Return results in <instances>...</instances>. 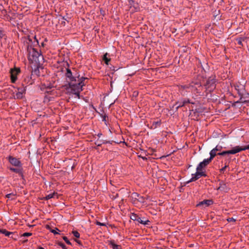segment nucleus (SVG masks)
I'll return each instance as SVG.
<instances>
[{
  "mask_svg": "<svg viewBox=\"0 0 249 249\" xmlns=\"http://www.w3.org/2000/svg\"><path fill=\"white\" fill-rule=\"evenodd\" d=\"M15 195L14 193L8 194L6 197L9 199H13L15 198Z\"/></svg>",
  "mask_w": 249,
  "mask_h": 249,
  "instance_id": "obj_23",
  "label": "nucleus"
},
{
  "mask_svg": "<svg viewBox=\"0 0 249 249\" xmlns=\"http://www.w3.org/2000/svg\"><path fill=\"white\" fill-rule=\"evenodd\" d=\"M206 176L207 175L203 171L196 170V172L195 174H192V178L188 181V183L196 181L201 177Z\"/></svg>",
  "mask_w": 249,
  "mask_h": 249,
  "instance_id": "obj_4",
  "label": "nucleus"
},
{
  "mask_svg": "<svg viewBox=\"0 0 249 249\" xmlns=\"http://www.w3.org/2000/svg\"><path fill=\"white\" fill-rule=\"evenodd\" d=\"M29 52L28 59L33 63L35 62L36 65H40L44 62L43 55L35 49L30 48L28 49Z\"/></svg>",
  "mask_w": 249,
  "mask_h": 249,
  "instance_id": "obj_1",
  "label": "nucleus"
},
{
  "mask_svg": "<svg viewBox=\"0 0 249 249\" xmlns=\"http://www.w3.org/2000/svg\"><path fill=\"white\" fill-rule=\"evenodd\" d=\"M245 150V146H236L233 148H232V149L230 150L229 153L230 154H235L237 153L240 152L242 151Z\"/></svg>",
  "mask_w": 249,
  "mask_h": 249,
  "instance_id": "obj_12",
  "label": "nucleus"
},
{
  "mask_svg": "<svg viewBox=\"0 0 249 249\" xmlns=\"http://www.w3.org/2000/svg\"><path fill=\"white\" fill-rule=\"evenodd\" d=\"M130 218H131V219H132L134 221H137L139 223L142 224L144 225H147L148 224V223L150 222V221L148 220H145V221L142 220L141 217H140L138 215H137L135 213H132L130 216Z\"/></svg>",
  "mask_w": 249,
  "mask_h": 249,
  "instance_id": "obj_5",
  "label": "nucleus"
},
{
  "mask_svg": "<svg viewBox=\"0 0 249 249\" xmlns=\"http://www.w3.org/2000/svg\"><path fill=\"white\" fill-rule=\"evenodd\" d=\"M109 244L111 246L113 249H121L120 246L116 245L113 241H110Z\"/></svg>",
  "mask_w": 249,
  "mask_h": 249,
  "instance_id": "obj_21",
  "label": "nucleus"
},
{
  "mask_svg": "<svg viewBox=\"0 0 249 249\" xmlns=\"http://www.w3.org/2000/svg\"><path fill=\"white\" fill-rule=\"evenodd\" d=\"M96 223V225H97L103 226H106V224L105 223H101V222H98V221H97Z\"/></svg>",
  "mask_w": 249,
  "mask_h": 249,
  "instance_id": "obj_35",
  "label": "nucleus"
},
{
  "mask_svg": "<svg viewBox=\"0 0 249 249\" xmlns=\"http://www.w3.org/2000/svg\"><path fill=\"white\" fill-rule=\"evenodd\" d=\"M195 84V85H197L198 86H201L200 84L199 83H197V82Z\"/></svg>",
  "mask_w": 249,
  "mask_h": 249,
  "instance_id": "obj_44",
  "label": "nucleus"
},
{
  "mask_svg": "<svg viewBox=\"0 0 249 249\" xmlns=\"http://www.w3.org/2000/svg\"><path fill=\"white\" fill-rule=\"evenodd\" d=\"M187 103H192L189 100H185L182 102H176V103L173 106V108H175L176 111L178 110V108L184 106Z\"/></svg>",
  "mask_w": 249,
  "mask_h": 249,
  "instance_id": "obj_10",
  "label": "nucleus"
},
{
  "mask_svg": "<svg viewBox=\"0 0 249 249\" xmlns=\"http://www.w3.org/2000/svg\"><path fill=\"white\" fill-rule=\"evenodd\" d=\"M102 134L101 133H99L98 134L97 136L99 138H100L101 136H102Z\"/></svg>",
  "mask_w": 249,
  "mask_h": 249,
  "instance_id": "obj_43",
  "label": "nucleus"
},
{
  "mask_svg": "<svg viewBox=\"0 0 249 249\" xmlns=\"http://www.w3.org/2000/svg\"><path fill=\"white\" fill-rule=\"evenodd\" d=\"M63 240L66 242V243L68 245H71V243L70 241L68 240V238L66 236L63 237Z\"/></svg>",
  "mask_w": 249,
  "mask_h": 249,
  "instance_id": "obj_31",
  "label": "nucleus"
},
{
  "mask_svg": "<svg viewBox=\"0 0 249 249\" xmlns=\"http://www.w3.org/2000/svg\"><path fill=\"white\" fill-rule=\"evenodd\" d=\"M34 38H35V39L36 40V41L37 44H38V40L36 39V36H35Z\"/></svg>",
  "mask_w": 249,
  "mask_h": 249,
  "instance_id": "obj_41",
  "label": "nucleus"
},
{
  "mask_svg": "<svg viewBox=\"0 0 249 249\" xmlns=\"http://www.w3.org/2000/svg\"><path fill=\"white\" fill-rule=\"evenodd\" d=\"M82 90H77V89H76V91L75 92H73V93L75 95H76V96L78 98H80V92Z\"/></svg>",
  "mask_w": 249,
  "mask_h": 249,
  "instance_id": "obj_29",
  "label": "nucleus"
},
{
  "mask_svg": "<svg viewBox=\"0 0 249 249\" xmlns=\"http://www.w3.org/2000/svg\"><path fill=\"white\" fill-rule=\"evenodd\" d=\"M57 231H60L57 228H55V229H51L50 231L54 234H58L59 233L57 232Z\"/></svg>",
  "mask_w": 249,
  "mask_h": 249,
  "instance_id": "obj_28",
  "label": "nucleus"
},
{
  "mask_svg": "<svg viewBox=\"0 0 249 249\" xmlns=\"http://www.w3.org/2000/svg\"><path fill=\"white\" fill-rule=\"evenodd\" d=\"M39 249H44L42 247H39Z\"/></svg>",
  "mask_w": 249,
  "mask_h": 249,
  "instance_id": "obj_46",
  "label": "nucleus"
},
{
  "mask_svg": "<svg viewBox=\"0 0 249 249\" xmlns=\"http://www.w3.org/2000/svg\"><path fill=\"white\" fill-rule=\"evenodd\" d=\"M18 168H13V167H10L9 168V169L16 173L19 174H22V171H21V168L20 167H18Z\"/></svg>",
  "mask_w": 249,
  "mask_h": 249,
  "instance_id": "obj_16",
  "label": "nucleus"
},
{
  "mask_svg": "<svg viewBox=\"0 0 249 249\" xmlns=\"http://www.w3.org/2000/svg\"><path fill=\"white\" fill-rule=\"evenodd\" d=\"M227 220L229 222H235V219L234 218H233V217H230V218H228Z\"/></svg>",
  "mask_w": 249,
  "mask_h": 249,
  "instance_id": "obj_36",
  "label": "nucleus"
},
{
  "mask_svg": "<svg viewBox=\"0 0 249 249\" xmlns=\"http://www.w3.org/2000/svg\"><path fill=\"white\" fill-rule=\"evenodd\" d=\"M1 33H2V32H1V31L0 30V34H1Z\"/></svg>",
  "mask_w": 249,
  "mask_h": 249,
  "instance_id": "obj_49",
  "label": "nucleus"
},
{
  "mask_svg": "<svg viewBox=\"0 0 249 249\" xmlns=\"http://www.w3.org/2000/svg\"><path fill=\"white\" fill-rule=\"evenodd\" d=\"M106 142H101V141H97L95 142V144L97 145L98 146H100L102 144L105 143Z\"/></svg>",
  "mask_w": 249,
  "mask_h": 249,
  "instance_id": "obj_30",
  "label": "nucleus"
},
{
  "mask_svg": "<svg viewBox=\"0 0 249 249\" xmlns=\"http://www.w3.org/2000/svg\"><path fill=\"white\" fill-rule=\"evenodd\" d=\"M66 76L69 79L70 82H76V78L72 76V72L70 69H67Z\"/></svg>",
  "mask_w": 249,
  "mask_h": 249,
  "instance_id": "obj_13",
  "label": "nucleus"
},
{
  "mask_svg": "<svg viewBox=\"0 0 249 249\" xmlns=\"http://www.w3.org/2000/svg\"><path fill=\"white\" fill-rule=\"evenodd\" d=\"M18 91L16 93V95L14 96L15 98L16 99H22L23 96V94L25 93L26 91V87L18 88Z\"/></svg>",
  "mask_w": 249,
  "mask_h": 249,
  "instance_id": "obj_8",
  "label": "nucleus"
},
{
  "mask_svg": "<svg viewBox=\"0 0 249 249\" xmlns=\"http://www.w3.org/2000/svg\"><path fill=\"white\" fill-rule=\"evenodd\" d=\"M229 152H230L229 150L224 151H223L222 152L218 153L217 154L219 155H220V156H225V155H226L227 154H230Z\"/></svg>",
  "mask_w": 249,
  "mask_h": 249,
  "instance_id": "obj_25",
  "label": "nucleus"
},
{
  "mask_svg": "<svg viewBox=\"0 0 249 249\" xmlns=\"http://www.w3.org/2000/svg\"><path fill=\"white\" fill-rule=\"evenodd\" d=\"M213 203V201L211 199H205L201 202H200L197 205V206L202 207L203 208H205L206 207H208L210 206Z\"/></svg>",
  "mask_w": 249,
  "mask_h": 249,
  "instance_id": "obj_11",
  "label": "nucleus"
},
{
  "mask_svg": "<svg viewBox=\"0 0 249 249\" xmlns=\"http://www.w3.org/2000/svg\"><path fill=\"white\" fill-rule=\"evenodd\" d=\"M20 71L19 68H15L11 70V79L12 83H14L17 79V75L20 72Z\"/></svg>",
  "mask_w": 249,
  "mask_h": 249,
  "instance_id": "obj_6",
  "label": "nucleus"
},
{
  "mask_svg": "<svg viewBox=\"0 0 249 249\" xmlns=\"http://www.w3.org/2000/svg\"><path fill=\"white\" fill-rule=\"evenodd\" d=\"M249 99V93H245V94H243L240 98V100H241L242 102L243 99Z\"/></svg>",
  "mask_w": 249,
  "mask_h": 249,
  "instance_id": "obj_22",
  "label": "nucleus"
},
{
  "mask_svg": "<svg viewBox=\"0 0 249 249\" xmlns=\"http://www.w3.org/2000/svg\"><path fill=\"white\" fill-rule=\"evenodd\" d=\"M41 44H42V46H44V43H42Z\"/></svg>",
  "mask_w": 249,
  "mask_h": 249,
  "instance_id": "obj_50",
  "label": "nucleus"
},
{
  "mask_svg": "<svg viewBox=\"0 0 249 249\" xmlns=\"http://www.w3.org/2000/svg\"><path fill=\"white\" fill-rule=\"evenodd\" d=\"M87 78L84 77H82L80 79V81L78 83H74L75 82H70L69 84L70 88L71 89L72 92H75L76 89L77 90H83V87L85 86L84 83L85 80Z\"/></svg>",
  "mask_w": 249,
  "mask_h": 249,
  "instance_id": "obj_2",
  "label": "nucleus"
},
{
  "mask_svg": "<svg viewBox=\"0 0 249 249\" xmlns=\"http://www.w3.org/2000/svg\"><path fill=\"white\" fill-rule=\"evenodd\" d=\"M143 197H141L140 198L139 201H140V202H142V203H143V202H144V201H143Z\"/></svg>",
  "mask_w": 249,
  "mask_h": 249,
  "instance_id": "obj_38",
  "label": "nucleus"
},
{
  "mask_svg": "<svg viewBox=\"0 0 249 249\" xmlns=\"http://www.w3.org/2000/svg\"><path fill=\"white\" fill-rule=\"evenodd\" d=\"M142 158L143 160H146V159H146V158H145V157H142Z\"/></svg>",
  "mask_w": 249,
  "mask_h": 249,
  "instance_id": "obj_47",
  "label": "nucleus"
},
{
  "mask_svg": "<svg viewBox=\"0 0 249 249\" xmlns=\"http://www.w3.org/2000/svg\"><path fill=\"white\" fill-rule=\"evenodd\" d=\"M0 232L8 237H10V235L13 234V232L8 231L5 229H0Z\"/></svg>",
  "mask_w": 249,
  "mask_h": 249,
  "instance_id": "obj_19",
  "label": "nucleus"
},
{
  "mask_svg": "<svg viewBox=\"0 0 249 249\" xmlns=\"http://www.w3.org/2000/svg\"><path fill=\"white\" fill-rule=\"evenodd\" d=\"M245 150L247 149H249V144L248 145L245 146Z\"/></svg>",
  "mask_w": 249,
  "mask_h": 249,
  "instance_id": "obj_39",
  "label": "nucleus"
},
{
  "mask_svg": "<svg viewBox=\"0 0 249 249\" xmlns=\"http://www.w3.org/2000/svg\"><path fill=\"white\" fill-rule=\"evenodd\" d=\"M53 87V86L51 83L43 84L41 85V89L46 90V92L49 93L50 91H48V89H51Z\"/></svg>",
  "mask_w": 249,
  "mask_h": 249,
  "instance_id": "obj_14",
  "label": "nucleus"
},
{
  "mask_svg": "<svg viewBox=\"0 0 249 249\" xmlns=\"http://www.w3.org/2000/svg\"><path fill=\"white\" fill-rule=\"evenodd\" d=\"M210 157L209 159H207L210 162L212 161L213 158L216 156V152L213 149L210 152Z\"/></svg>",
  "mask_w": 249,
  "mask_h": 249,
  "instance_id": "obj_18",
  "label": "nucleus"
},
{
  "mask_svg": "<svg viewBox=\"0 0 249 249\" xmlns=\"http://www.w3.org/2000/svg\"><path fill=\"white\" fill-rule=\"evenodd\" d=\"M55 195V193H53V194H49L48 195L46 196V197H45V199L46 200H48V199H50L53 197H54V196Z\"/></svg>",
  "mask_w": 249,
  "mask_h": 249,
  "instance_id": "obj_24",
  "label": "nucleus"
},
{
  "mask_svg": "<svg viewBox=\"0 0 249 249\" xmlns=\"http://www.w3.org/2000/svg\"><path fill=\"white\" fill-rule=\"evenodd\" d=\"M161 124L160 121H154L152 122L151 128L152 129H155L158 127L160 126Z\"/></svg>",
  "mask_w": 249,
  "mask_h": 249,
  "instance_id": "obj_17",
  "label": "nucleus"
},
{
  "mask_svg": "<svg viewBox=\"0 0 249 249\" xmlns=\"http://www.w3.org/2000/svg\"><path fill=\"white\" fill-rule=\"evenodd\" d=\"M58 245L60 247H61L63 249H68L67 247L65 246V245L61 242H58Z\"/></svg>",
  "mask_w": 249,
  "mask_h": 249,
  "instance_id": "obj_27",
  "label": "nucleus"
},
{
  "mask_svg": "<svg viewBox=\"0 0 249 249\" xmlns=\"http://www.w3.org/2000/svg\"><path fill=\"white\" fill-rule=\"evenodd\" d=\"M242 103H249V100H244V101H242Z\"/></svg>",
  "mask_w": 249,
  "mask_h": 249,
  "instance_id": "obj_42",
  "label": "nucleus"
},
{
  "mask_svg": "<svg viewBox=\"0 0 249 249\" xmlns=\"http://www.w3.org/2000/svg\"><path fill=\"white\" fill-rule=\"evenodd\" d=\"M78 244H81V242L80 240H75Z\"/></svg>",
  "mask_w": 249,
  "mask_h": 249,
  "instance_id": "obj_40",
  "label": "nucleus"
},
{
  "mask_svg": "<svg viewBox=\"0 0 249 249\" xmlns=\"http://www.w3.org/2000/svg\"><path fill=\"white\" fill-rule=\"evenodd\" d=\"M72 234H73V235L76 237V238H79L80 237V234L79 233L76 231H72Z\"/></svg>",
  "mask_w": 249,
  "mask_h": 249,
  "instance_id": "obj_26",
  "label": "nucleus"
},
{
  "mask_svg": "<svg viewBox=\"0 0 249 249\" xmlns=\"http://www.w3.org/2000/svg\"><path fill=\"white\" fill-rule=\"evenodd\" d=\"M221 149H222V146H218V145H217L215 148H213V149L216 152L221 151Z\"/></svg>",
  "mask_w": 249,
  "mask_h": 249,
  "instance_id": "obj_32",
  "label": "nucleus"
},
{
  "mask_svg": "<svg viewBox=\"0 0 249 249\" xmlns=\"http://www.w3.org/2000/svg\"><path fill=\"white\" fill-rule=\"evenodd\" d=\"M134 7H135V9H136V8H137V7H135V6H134Z\"/></svg>",
  "mask_w": 249,
  "mask_h": 249,
  "instance_id": "obj_52",
  "label": "nucleus"
},
{
  "mask_svg": "<svg viewBox=\"0 0 249 249\" xmlns=\"http://www.w3.org/2000/svg\"><path fill=\"white\" fill-rule=\"evenodd\" d=\"M32 235V233L31 232H25L22 234L23 236H30Z\"/></svg>",
  "mask_w": 249,
  "mask_h": 249,
  "instance_id": "obj_33",
  "label": "nucleus"
},
{
  "mask_svg": "<svg viewBox=\"0 0 249 249\" xmlns=\"http://www.w3.org/2000/svg\"><path fill=\"white\" fill-rule=\"evenodd\" d=\"M238 44H241V41H238Z\"/></svg>",
  "mask_w": 249,
  "mask_h": 249,
  "instance_id": "obj_48",
  "label": "nucleus"
},
{
  "mask_svg": "<svg viewBox=\"0 0 249 249\" xmlns=\"http://www.w3.org/2000/svg\"><path fill=\"white\" fill-rule=\"evenodd\" d=\"M129 4L130 5H132L133 3H134V1L133 0H128Z\"/></svg>",
  "mask_w": 249,
  "mask_h": 249,
  "instance_id": "obj_37",
  "label": "nucleus"
},
{
  "mask_svg": "<svg viewBox=\"0 0 249 249\" xmlns=\"http://www.w3.org/2000/svg\"><path fill=\"white\" fill-rule=\"evenodd\" d=\"M134 196H138V194H137V193H135V194H134Z\"/></svg>",
  "mask_w": 249,
  "mask_h": 249,
  "instance_id": "obj_45",
  "label": "nucleus"
},
{
  "mask_svg": "<svg viewBox=\"0 0 249 249\" xmlns=\"http://www.w3.org/2000/svg\"><path fill=\"white\" fill-rule=\"evenodd\" d=\"M8 160L9 162L12 164L13 165L17 167H21V164L20 161L16 158L13 157L12 156H9L8 157Z\"/></svg>",
  "mask_w": 249,
  "mask_h": 249,
  "instance_id": "obj_7",
  "label": "nucleus"
},
{
  "mask_svg": "<svg viewBox=\"0 0 249 249\" xmlns=\"http://www.w3.org/2000/svg\"><path fill=\"white\" fill-rule=\"evenodd\" d=\"M103 120L105 121V117L104 118Z\"/></svg>",
  "mask_w": 249,
  "mask_h": 249,
  "instance_id": "obj_51",
  "label": "nucleus"
},
{
  "mask_svg": "<svg viewBox=\"0 0 249 249\" xmlns=\"http://www.w3.org/2000/svg\"><path fill=\"white\" fill-rule=\"evenodd\" d=\"M108 55L107 53H105L104 56H103V60L105 61V63L107 64V65H108V63L110 61V58H108L107 57V55Z\"/></svg>",
  "mask_w": 249,
  "mask_h": 249,
  "instance_id": "obj_20",
  "label": "nucleus"
},
{
  "mask_svg": "<svg viewBox=\"0 0 249 249\" xmlns=\"http://www.w3.org/2000/svg\"><path fill=\"white\" fill-rule=\"evenodd\" d=\"M216 79L214 78L210 77L205 85L206 88L210 92L213 91L215 88Z\"/></svg>",
  "mask_w": 249,
  "mask_h": 249,
  "instance_id": "obj_3",
  "label": "nucleus"
},
{
  "mask_svg": "<svg viewBox=\"0 0 249 249\" xmlns=\"http://www.w3.org/2000/svg\"><path fill=\"white\" fill-rule=\"evenodd\" d=\"M209 160L206 159H204L203 161L200 162L196 167V170L203 171V169L205 168L210 163Z\"/></svg>",
  "mask_w": 249,
  "mask_h": 249,
  "instance_id": "obj_9",
  "label": "nucleus"
},
{
  "mask_svg": "<svg viewBox=\"0 0 249 249\" xmlns=\"http://www.w3.org/2000/svg\"><path fill=\"white\" fill-rule=\"evenodd\" d=\"M228 167V165H225L224 167H223L222 168H221L220 170V172L221 173H224V171L225 170V169L227 168V167Z\"/></svg>",
  "mask_w": 249,
  "mask_h": 249,
  "instance_id": "obj_34",
  "label": "nucleus"
},
{
  "mask_svg": "<svg viewBox=\"0 0 249 249\" xmlns=\"http://www.w3.org/2000/svg\"><path fill=\"white\" fill-rule=\"evenodd\" d=\"M217 190H219L226 192H228L229 189L227 187L226 184L222 182L219 184V186L218 187Z\"/></svg>",
  "mask_w": 249,
  "mask_h": 249,
  "instance_id": "obj_15",
  "label": "nucleus"
}]
</instances>
